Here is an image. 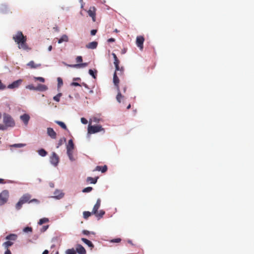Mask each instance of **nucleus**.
Wrapping results in <instances>:
<instances>
[{
    "instance_id": "nucleus-21",
    "label": "nucleus",
    "mask_w": 254,
    "mask_h": 254,
    "mask_svg": "<svg viewBox=\"0 0 254 254\" xmlns=\"http://www.w3.org/2000/svg\"><path fill=\"white\" fill-rule=\"evenodd\" d=\"M27 65L31 68H36L37 67L41 66V64H35L33 61L29 62Z\"/></svg>"
},
{
    "instance_id": "nucleus-40",
    "label": "nucleus",
    "mask_w": 254,
    "mask_h": 254,
    "mask_svg": "<svg viewBox=\"0 0 254 254\" xmlns=\"http://www.w3.org/2000/svg\"><path fill=\"white\" fill-rule=\"evenodd\" d=\"M92 190V187H88L84 188L82 190V192H90Z\"/></svg>"
},
{
    "instance_id": "nucleus-43",
    "label": "nucleus",
    "mask_w": 254,
    "mask_h": 254,
    "mask_svg": "<svg viewBox=\"0 0 254 254\" xmlns=\"http://www.w3.org/2000/svg\"><path fill=\"white\" fill-rule=\"evenodd\" d=\"M26 88L31 90H36V87L34 86L32 84L27 85Z\"/></svg>"
},
{
    "instance_id": "nucleus-46",
    "label": "nucleus",
    "mask_w": 254,
    "mask_h": 254,
    "mask_svg": "<svg viewBox=\"0 0 254 254\" xmlns=\"http://www.w3.org/2000/svg\"><path fill=\"white\" fill-rule=\"evenodd\" d=\"M121 241V239L120 238H117L112 239L111 241V243H120Z\"/></svg>"
},
{
    "instance_id": "nucleus-57",
    "label": "nucleus",
    "mask_w": 254,
    "mask_h": 254,
    "mask_svg": "<svg viewBox=\"0 0 254 254\" xmlns=\"http://www.w3.org/2000/svg\"><path fill=\"white\" fill-rule=\"evenodd\" d=\"M4 254H11V253L9 249H7V250H6Z\"/></svg>"
},
{
    "instance_id": "nucleus-32",
    "label": "nucleus",
    "mask_w": 254,
    "mask_h": 254,
    "mask_svg": "<svg viewBox=\"0 0 254 254\" xmlns=\"http://www.w3.org/2000/svg\"><path fill=\"white\" fill-rule=\"evenodd\" d=\"M38 152L40 155L42 157L45 156L47 154V152L44 149H41L38 151Z\"/></svg>"
},
{
    "instance_id": "nucleus-18",
    "label": "nucleus",
    "mask_w": 254,
    "mask_h": 254,
    "mask_svg": "<svg viewBox=\"0 0 254 254\" xmlns=\"http://www.w3.org/2000/svg\"><path fill=\"white\" fill-rule=\"evenodd\" d=\"M48 89V87L46 85L44 84H39L36 87V91H44Z\"/></svg>"
},
{
    "instance_id": "nucleus-59",
    "label": "nucleus",
    "mask_w": 254,
    "mask_h": 254,
    "mask_svg": "<svg viewBox=\"0 0 254 254\" xmlns=\"http://www.w3.org/2000/svg\"><path fill=\"white\" fill-rule=\"evenodd\" d=\"M49 251L47 250H45L42 254H48Z\"/></svg>"
},
{
    "instance_id": "nucleus-13",
    "label": "nucleus",
    "mask_w": 254,
    "mask_h": 254,
    "mask_svg": "<svg viewBox=\"0 0 254 254\" xmlns=\"http://www.w3.org/2000/svg\"><path fill=\"white\" fill-rule=\"evenodd\" d=\"M47 133L52 138L55 139L57 137V133L54 131L53 128L51 127H48L47 128Z\"/></svg>"
},
{
    "instance_id": "nucleus-29",
    "label": "nucleus",
    "mask_w": 254,
    "mask_h": 254,
    "mask_svg": "<svg viewBox=\"0 0 254 254\" xmlns=\"http://www.w3.org/2000/svg\"><path fill=\"white\" fill-rule=\"evenodd\" d=\"M23 232L25 233H31L32 232V228L31 227H26L22 230Z\"/></svg>"
},
{
    "instance_id": "nucleus-12",
    "label": "nucleus",
    "mask_w": 254,
    "mask_h": 254,
    "mask_svg": "<svg viewBox=\"0 0 254 254\" xmlns=\"http://www.w3.org/2000/svg\"><path fill=\"white\" fill-rule=\"evenodd\" d=\"M76 253L79 254H86V252L84 248L81 245H77L76 247Z\"/></svg>"
},
{
    "instance_id": "nucleus-14",
    "label": "nucleus",
    "mask_w": 254,
    "mask_h": 254,
    "mask_svg": "<svg viewBox=\"0 0 254 254\" xmlns=\"http://www.w3.org/2000/svg\"><path fill=\"white\" fill-rule=\"evenodd\" d=\"M101 205V200L100 198H98L97 200L96 204L94 205L92 211V213H96L97 211H98V210L100 208Z\"/></svg>"
},
{
    "instance_id": "nucleus-39",
    "label": "nucleus",
    "mask_w": 254,
    "mask_h": 254,
    "mask_svg": "<svg viewBox=\"0 0 254 254\" xmlns=\"http://www.w3.org/2000/svg\"><path fill=\"white\" fill-rule=\"evenodd\" d=\"M34 79L35 81L38 80V81H40L41 82H44L45 81V79L42 77H34Z\"/></svg>"
},
{
    "instance_id": "nucleus-2",
    "label": "nucleus",
    "mask_w": 254,
    "mask_h": 254,
    "mask_svg": "<svg viewBox=\"0 0 254 254\" xmlns=\"http://www.w3.org/2000/svg\"><path fill=\"white\" fill-rule=\"evenodd\" d=\"M119 82L120 80L117 76V73L116 72H115L113 76V82L118 91V94L116 96V99L119 103H121V99H123L124 98V96L122 95L121 92L120 90Z\"/></svg>"
},
{
    "instance_id": "nucleus-23",
    "label": "nucleus",
    "mask_w": 254,
    "mask_h": 254,
    "mask_svg": "<svg viewBox=\"0 0 254 254\" xmlns=\"http://www.w3.org/2000/svg\"><path fill=\"white\" fill-rule=\"evenodd\" d=\"M81 240L82 242H83L85 244H86L89 247L92 248L94 247L93 244L92 243L91 241L89 240L85 239V238H82Z\"/></svg>"
},
{
    "instance_id": "nucleus-54",
    "label": "nucleus",
    "mask_w": 254,
    "mask_h": 254,
    "mask_svg": "<svg viewBox=\"0 0 254 254\" xmlns=\"http://www.w3.org/2000/svg\"><path fill=\"white\" fill-rule=\"evenodd\" d=\"M5 88V86L4 85L0 80V89H4Z\"/></svg>"
},
{
    "instance_id": "nucleus-16",
    "label": "nucleus",
    "mask_w": 254,
    "mask_h": 254,
    "mask_svg": "<svg viewBox=\"0 0 254 254\" xmlns=\"http://www.w3.org/2000/svg\"><path fill=\"white\" fill-rule=\"evenodd\" d=\"M18 236L15 234H10L5 237V239L6 240H9L10 241H15L17 240Z\"/></svg>"
},
{
    "instance_id": "nucleus-8",
    "label": "nucleus",
    "mask_w": 254,
    "mask_h": 254,
    "mask_svg": "<svg viewBox=\"0 0 254 254\" xmlns=\"http://www.w3.org/2000/svg\"><path fill=\"white\" fill-rule=\"evenodd\" d=\"M144 38L143 36H137L136 40V44L139 49L142 51L143 49Z\"/></svg>"
},
{
    "instance_id": "nucleus-9",
    "label": "nucleus",
    "mask_w": 254,
    "mask_h": 254,
    "mask_svg": "<svg viewBox=\"0 0 254 254\" xmlns=\"http://www.w3.org/2000/svg\"><path fill=\"white\" fill-rule=\"evenodd\" d=\"M96 8L94 6L90 7L87 12L88 15L92 17L93 22L96 21Z\"/></svg>"
},
{
    "instance_id": "nucleus-52",
    "label": "nucleus",
    "mask_w": 254,
    "mask_h": 254,
    "mask_svg": "<svg viewBox=\"0 0 254 254\" xmlns=\"http://www.w3.org/2000/svg\"><path fill=\"white\" fill-rule=\"evenodd\" d=\"M71 86H80V84L77 82H73L70 84Z\"/></svg>"
},
{
    "instance_id": "nucleus-47",
    "label": "nucleus",
    "mask_w": 254,
    "mask_h": 254,
    "mask_svg": "<svg viewBox=\"0 0 254 254\" xmlns=\"http://www.w3.org/2000/svg\"><path fill=\"white\" fill-rule=\"evenodd\" d=\"M51 159H59V157L55 152H53L51 157Z\"/></svg>"
},
{
    "instance_id": "nucleus-44",
    "label": "nucleus",
    "mask_w": 254,
    "mask_h": 254,
    "mask_svg": "<svg viewBox=\"0 0 254 254\" xmlns=\"http://www.w3.org/2000/svg\"><path fill=\"white\" fill-rule=\"evenodd\" d=\"M29 203H35L36 204H39L40 201L39 200H38L37 199L34 198V199L30 200L29 201Z\"/></svg>"
},
{
    "instance_id": "nucleus-19",
    "label": "nucleus",
    "mask_w": 254,
    "mask_h": 254,
    "mask_svg": "<svg viewBox=\"0 0 254 254\" xmlns=\"http://www.w3.org/2000/svg\"><path fill=\"white\" fill-rule=\"evenodd\" d=\"M107 170V167L106 165L103 166H97L95 171H101L102 173H105Z\"/></svg>"
},
{
    "instance_id": "nucleus-33",
    "label": "nucleus",
    "mask_w": 254,
    "mask_h": 254,
    "mask_svg": "<svg viewBox=\"0 0 254 254\" xmlns=\"http://www.w3.org/2000/svg\"><path fill=\"white\" fill-rule=\"evenodd\" d=\"M26 145L25 144H23V143H17V144H12L11 145H10V147H18V148H20V147H23L24 146H25Z\"/></svg>"
},
{
    "instance_id": "nucleus-62",
    "label": "nucleus",
    "mask_w": 254,
    "mask_h": 254,
    "mask_svg": "<svg viewBox=\"0 0 254 254\" xmlns=\"http://www.w3.org/2000/svg\"><path fill=\"white\" fill-rule=\"evenodd\" d=\"M3 180L2 179H0V184H3Z\"/></svg>"
},
{
    "instance_id": "nucleus-36",
    "label": "nucleus",
    "mask_w": 254,
    "mask_h": 254,
    "mask_svg": "<svg viewBox=\"0 0 254 254\" xmlns=\"http://www.w3.org/2000/svg\"><path fill=\"white\" fill-rule=\"evenodd\" d=\"M65 254H76V251L74 249H67L65 251Z\"/></svg>"
},
{
    "instance_id": "nucleus-50",
    "label": "nucleus",
    "mask_w": 254,
    "mask_h": 254,
    "mask_svg": "<svg viewBox=\"0 0 254 254\" xmlns=\"http://www.w3.org/2000/svg\"><path fill=\"white\" fill-rule=\"evenodd\" d=\"M122 88H123V92L124 93H126V90H127V85L126 84H122Z\"/></svg>"
},
{
    "instance_id": "nucleus-27",
    "label": "nucleus",
    "mask_w": 254,
    "mask_h": 254,
    "mask_svg": "<svg viewBox=\"0 0 254 254\" xmlns=\"http://www.w3.org/2000/svg\"><path fill=\"white\" fill-rule=\"evenodd\" d=\"M115 66V68H116L115 72H117V71H120V73H119L118 74H120V75H123L124 74V67H120L119 64L116 65Z\"/></svg>"
},
{
    "instance_id": "nucleus-38",
    "label": "nucleus",
    "mask_w": 254,
    "mask_h": 254,
    "mask_svg": "<svg viewBox=\"0 0 254 254\" xmlns=\"http://www.w3.org/2000/svg\"><path fill=\"white\" fill-rule=\"evenodd\" d=\"M97 71L95 70L94 72L92 69L89 70V73L94 78H96Z\"/></svg>"
},
{
    "instance_id": "nucleus-61",
    "label": "nucleus",
    "mask_w": 254,
    "mask_h": 254,
    "mask_svg": "<svg viewBox=\"0 0 254 254\" xmlns=\"http://www.w3.org/2000/svg\"><path fill=\"white\" fill-rule=\"evenodd\" d=\"M50 186L51 188H53L54 187V185L53 183H51L50 184Z\"/></svg>"
},
{
    "instance_id": "nucleus-25",
    "label": "nucleus",
    "mask_w": 254,
    "mask_h": 254,
    "mask_svg": "<svg viewBox=\"0 0 254 254\" xmlns=\"http://www.w3.org/2000/svg\"><path fill=\"white\" fill-rule=\"evenodd\" d=\"M68 38L67 35H63L61 38L58 40V43L61 44L63 42H68Z\"/></svg>"
},
{
    "instance_id": "nucleus-10",
    "label": "nucleus",
    "mask_w": 254,
    "mask_h": 254,
    "mask_svg": "<svg viewBox=\"0 0 254 254\" xmlns=\"http://www.w3.org/2000/svg\"><path fill=\"white\" fill-rule=\"evenodd\" d=\"M22 80L18 79L17 80L14 81L11 84H10L8 85L7 87L9 89H14L18 88L20 85L22 83Z\"/></svg>"
},
{
    "instance_id": "nucleus-35",
    "label": "nucleus",
    "mask_w": 254,
    "mask_h": 254,
    "mask_svg": "<svg viewBox=\"0 0 254 254\" xmlns=\"http://www.w3.org/2000/svg\"><path fill=\"white\" fill-rule=\"evenodd\" d=\"M92 212L89 211H84L83 213V217L85 219H87L92 214Z\"/></svg>"
},
{
    "instance_id": "nucleus-63",
    "label": "nucleus",
    "mask_w": 254,
    "mask_h": 254,
    "mask_svg": "<svg viewBox=\"0 0 254 254\" xmlns=\"http://www.w3.org/2000/svg\"><path fill=\"white\" fill-rule=\"evenodd\" d=\"M130 107H131V105H130V104H129V105L127 106V109H129L130 108Z\"/></svg>"
},
{
    "instance_id": "nucleus-55",
    "label": "nucleus",
    "mask_w": 254,
    "mask_h": 254,
    "mask_svg": "<svg viewBox=\"0 0 254 254\" xmlns=\"http://www.w3.org/2000/svg\"><path fill=\"white\" fill-rule=\"evenodd\" d=\"M96 33L97 30L93 29L91 31V35L92 36L95 35L96 34Z\"/></svg>"
},
{
    "instance_id": "nucleus-4",
    "label": "nucleus",
    "mask_w": 254,
    "mask_h": 254,
    "mask_svg": "<svg viewBox=\"0 0 254 254\" xmlns=\"http://www.w3.org/2000/svg\"><path fill=\"white\" fill-rule=\"evenodd\" d=\"M9 192L7 190H3L0 193V206L5 204L9 198Z\"/></svg>"
},
{
    "instance_id": "nucleus-20",
    "label": "nucleus",
    "mask_w": 254,
    "mask_h": 254,
    "mask_svg": "<svg viewBox=\"0 0 254 254\" xmlns=\"http://www.w3.org/2000/svg\"><path fill=\"white\" fill-rule=\"evenodd\" d=\"M87 64H88L87 63H85L78 64H70V65H68V66L69 67L77 68V67H85L87 65Z\"/></svg>"
},
{
    "instance_id": "nucleus-31",
    "label": "nucleus",
    "mask_w": 254,
    "mask_h": 254,
    "mask_svg": "<svg viewBox=\"0 0 254 254\" xmlns=\"http://www.w3.org/2000/svg\"><path fill=\"white\" fill-rule=\"evenodd\" d=\"M49 221V220L48 218H41L39 220V222H38V224L39 225H42L43 224L45 223H47V222H48Z\"/></svg>"
},
{
    "instance_id": "nucleus-22",
    "label": "nucleus",
    "mask_w": 254,
    "mask_h": 254,
    "mask_svg": "<svg viewBox=\"0 0 254 254\" xmlns=\"http://www.w3.org/2000/svg\"><path fill=\"white\" fill-rule=\"evenodd\" d=\"M105 211L103 210H100L99 211H97L96 213H93L92 214H94L95 215L96 217L98 218V219L101 218L103 215L105 214Z\"/></svg>"
},
{
    "instance_id": "nucleus-26",
    "label": "nucleus",
    "mask_w": 254,
    "mask_h": 254,
    "mask_svg": "<svg viewBox=\"0 0 254 254\" xmlns=\"http://www.w3.org/2000/svg\"><path fill=\"white\" fill-rule=\"evenodd\" d=\"M98 177L96 178H93L90 177H87L86 181L87 182L90 183V184H95L97 182Z\"/></svg>"
},
{
    "instance_id": "nucleus-6",
    "label": "nucleus",
    "mask_w": 254,
    "mask_h": 254,
    "mask_svg": "<svg viewBox=\"0 0 254 254\" xmlns=\"http://www.w3.org/2000/svg\"><path fill=\"white\" fill-rule=\"evenodd\" d=\"M104 130V128L100 125L89 126L88 127V131L89 133H95Z\"/></svg>"
},
{
    "instance_id": "nucleus-51",
    "label": "nucleus",
    "mask_w": 254,
    "mask_h": 254,
    "mask_svg": "<svg viewBox=\"0 0 254 254\" xmlns=\"http://www.w3.org/2000/svg\"><path fill=\"white\" fill-rule=\"evenodd\" d=\"M48 227H49L48 225L44 226L42 227V228L41 229V232H44L46 231L48 229Z\"/></svg>"
},
{
    "instance_id": "nucleus-34",
    "label": "nucleus",
    "mask_w": 254,
    "mask_h": 254,
    "mask_svg": "<svg viewBox=\"0 0 254 254\" xmlns=\"http://www.w3.org/2000/svg\"><path fill=\"white\" fill-rule=\"evenodd\" d=\"M50 164L54 167H56L59 164V160H50Z\"/></svg>"
},
{
    "instance_id": "nucleus-3",
    "label": "nucleus",
    "mask_w": 254,
    "mask_h": 254,
    "mask_svg": "<svg viewBox=\"0 0 254 254\" xmlns=\"http://www.w3.org/2000/svg\"><path fill=\"white\" fill-rule=\"evenodd\" d=\"M3 122L7 128L9 127H13L15 126L13 119L10 115L6 114L3 115Z\"/></svg>"
},
{
    "instance_id": "nucleus-11",
    "label": "nucleus",
    "mask_w": 254,
    "mask_h": 254,
    "mask_svg": "<svg viewBox=\"0 0 254 254\" xmlns=\"http://www.w3.org/2000/svg\"><path fill=\"white\" fill-rule=\"evenodd\" d=\"M31 198V195L28 193H26L23 195L19 199L21 202H22L24 204L26 202H29L30 201V199Z\"/></svg>"
},
{
    "instance_id": "nucleus-24",
    "label": "nucleus",
    "mask_w": 254,
    "mask_h": 254,
    "mask_svg": "<svg viewBox=\"0 0 254 254\" xmlns=\"http://www.w3.org/2000/svg\"><path fill=\"white\" fill-rule=\"evenodd\" d=\"M13 243L12 242L7 240V241L5 242L2 245L6 250H7L8 249L9 247L13 245Z\"/></svg>"
},
{
    "instance_id": "nucleus-5",
    "label": "nucleus",
    "mask_w": 254,
    "mask_h": 254,
    "mask_svg": "<svg viewBox=\"0 0 254 254\" xmlns=\"http://www.w3.org/2000/svg\"><path fill=\"white\" fill-rule=\"evenodd\" d=\"M74 145L72 139L69 140L68 144L66 145L67 154L69 159H72L73 150Z\"/></svg>"
},
{
    "instance_id": "nucleus-28",
    "label": "nucleus",
    "mask_w": 254,
    "mask_h": 254,
    "mask_svg": "<svg viewBox=\"0 0 254 254\" xmlns=\"http://www.w3.org/2000/svg\"><path fill=\"white\" fill-rule=\"evenodd\" d=\"M56 124H57L58 125H59L62 128H63L64 129L67 130V127L65 124L61 121H56L55 122Z\"/></svg>"
},
{
    "instance_id": "nucleus-15",
    "label": "nucleus",
    "mask_w": 254,
    "mask_h": 254,
    "mask_svg": "<svg viewBox=\"0 0 254 254\" xmlns=\"http://www.w3.org/2000/svg\"><path fill=\"white\" fill-rule=\"evenodd\" d=\"M20 119L24 123L25 125H27L30 119V117L28 114H24L20 116Z\"/></svg>"
},
{
    "instance_id": "nucleus-49",
    "label": "nucleus",
    "mask_w": 254,
    "mask_h": 254,
    "mask_svg": "<svg viewBox=\"0 0 254 254\" xmlns=\"http://www.w3.org/2000/svg\"><path fill=\"white\" fill-rule=\"evenodd\" d=\"M81 122L83 124H87L88 123L87 120L84 118H81Z\"/></svg>"
},
{
    "instance_id": "nucleus-1",
    "label": "nucleus",
    "mask_w": 254,
    "mask_h": 254,
    "mask_svg": "<svg viewBox=\"0 0 254 254\" xmlns=\"http://www.w3.org/2000/svg\"><path fill=\"white\" fill-rule=\"evenodd\" d=\"M12 38L15 42L18 44V47L19 49L27 51H30L31 49L26 43V36H24L21 31H18L13 36Z\"/></svg>"
},
{
    "instance_id": "nucleus-53",
    "label": "nucleus",
    "mask_w": 254,
    "mask_h": 254,
    "mask_svg": "<svg viewBox=\"0 0 254 254\" xmlns=\"http://www.w3.org/2000/svg\"><path fill=\"white\" fill-rule=\"evenodd\" d=\"M114 64L115 65H119L120 64V61L118 59L114 60Z\"/></svg>"
},
{
    "instance_id": "nucleus-64",
    "label": "nucleus",
    "mask_w": 254,
    "mask_h": 254,
    "mask_svg": "<svg viewBox=\"0 0 254 254\" xmlns=\"http://www.w3.org/2000/svg\"><path fill=\"white\" fill-rule=\"evenodd\" d=\"M73 80H80V79L79 78H74Z\"/></svg>"
},
{
    "instance_id": "nucleus-56",
    "label": "nucleus",
    "mask_w": 254,
    "mask_h": 254,
    "mask_svg": "<svg viewBox=\"0 0 254 254\" xmlns=\"http://www.w3.org/2000/svg\"><path fill=\"white\" fill-rule=\"evenodd\" d=\"M115 41V39L114 38H111L108 40V42H114Z\"/></svg>"
},
{
    "instance_id": "nucleus-42",
    "label": "nucleus",
    "mask_w": 254,
    "mask_h": 254,
    "mask_svg": "<svg viewBox=\"0 0 254 254\" xmlns=\"http://www.w3.org/2000/svg\"><path fill=\"white\" fill-rule=\"evenodd\" d=\"M82 233L85 235H88L89 234H93L94 235L95 233L93 232H90L87 230H83Z\"/></svg>"
},
{
    "instance_id": "nucleus-48",
    "label": "nucleus",
    "mask_w": 254,
    "mask_h": 254,
    "mask_svg": "<svg viewBox=\"0 0 254 254\" xmlns=\"http://www.w3.org/2000/svg\"><path fill=\"white\" fill-rule=\"evenodd\" d=\"M6 129H7V128L6 127L5 125L0 124V130H4Z\"/></svg>"
},
{
    "instance_id": "nucleus-41",
    "label": "nucleus",
    "mask_w": 254,
    "mask_h": 254,
    "mask_svg": "<svg viewBox=\"0 0 254 254\" xmlns=\"http://www.w3.org/2000/svg\"><path fill=\"white\" fill-rule=\"evenodd\" d=\"M57 80H58V87H60L63 84V80H62V79L61 77H58V79H57Z\"/></svg>"
},
{
    "instance_id": "nucleus-37",
    "label": "nucleus",
    "mask_w": 254,
    "mask_h": 254,
    "mask_svg": "<svg viewBox=\"0 0 254 254\" xmlns=\"http://www.w3.org/2000/svg\"><path fill=\"white\" fill-rule=\"evenodd\" d=\"M62 94L61 93H60L58 94L56 96H54L53 99L57 102H59L60 100V98L62 96Z\"/></svg>"
},
{
    "instance_id": "nucleus-30",
    "label": "nucleus",
    "mask_w": 254,
    "mask_h": 254,
    "mask_svg": "<svg viewBox=\"0 0 254 254\" xmlns=\"http://www.w3.org/2000/svg\"><path fill=\"white\" fill-rule=\"evenodd\" d=\"M24 203L22 202H21L20 200H19L17 203L15 204V209L17 210H20L21 208L22 205Z\"/></svg>"
},
{
    "instance_id": "nucleus-58",
    "label": "nucleus",
    "mask_w": 254,
    "mask_h": 254,
    "mask_svg": "<svg viewBox=\"0 0 254 254\" xmlns=\"http://www.w3.org/2000/svg\"><path fill=\"white\" fill-rule=\"evenodd\" d=\"M112 56H113V58H114V60H116V59H118V58H117V57L115 53H113V54H112Z\"/></svg>"
},
{
    "instance_id": "nucleus-7",
    "label": "nucleus",
    "mask_w": 254,
    "mask_h": 254,
    "mask_svg": "<svg viewBox=\"0 0 254 254\" xmlns=\"http://www.w3.org/2000/svg\"><path fill=\"white\" fill-rule=\"evenodd\" d=\"M53 194L54 195L52 197L57 200L61 199L64 196V193L63 191L59 189L55 190Z\"/></svg>"
},
{
    "instance_id": "nucleus-60",
    "label": "nucleus",
    "mask_w": 254,
    "mask_h": 254,
    "mask_svg": "<svg viewBox=\"0 0 254 254\" xmlns=\"http://www.w3.org/2000/svg\"><path fill=\"white\" fill-rule=\"evenodd\" d=\"M52 49V46L51 45H50L49 47H48V50L49 51H51Z\"/></svg>"
},
{
    "instance_id": "nucleus-17",
    "label": "nucleus",
    "mask_w": 254,
    "mask_h": 254,
    "mask_svg": "<svg viewBox=\"0 0 254 254\" xmlns=\"http://www.w3.org/2000/svg\"><path fill=\"white\" fill-rule=\"evenodd\" d=\"M97 45L98 43L96 41H93L86 45V47L88 49H94L96 48Z\"/></svg>"
},
{
    "instance_id": "nucleus-45",
    "label": "nucleus",
    "mask_w": 254,
    "mask_h": 254,
    "mask_svg": "<svg viewBox=\"0 0 254 254\" xmlns=\"http://www.w3.org/2000/svg\"><path fill=\"white\" fill-rule=\"evenodd\" d=\"M76 61L77 63H80L82 62V58L81 56H77L76 58Z\"/></svg>"
}]
</instances>
